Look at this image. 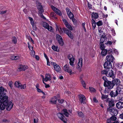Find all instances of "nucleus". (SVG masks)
Returning a JSON list of instances; mask_svg holds the SVG:
<instances>
[{
  "label": "nucleus",
  "mask_w": 123,
  "mask_h": 123,
  "mask_svg": "<svg viewBox=\"0 0 123 123\" xmlns=\"http://www.w3.org/2000/svg\"><path fill=\"white\" fill-rule=\"evenodd\" d=\"M0 108L2 110H4L6 107V110L10 111L12 107L13 104L12 102L8 103V96H6L3 98L1 99L0 100Z\"/></svg>",
  "instance_id": "nucleus-1"
},
{
  "label": "nucleus",
  "mask_w": 123,
  "mask_h": 123,
  "mask_svg": "<svg viewBox=\"0 0 123 123\" xmlns=\"http://www.w3.org/2000/svg\"><path fill=\"white\" fill-rule=\"evenodd\" d=\"M104 85L105 87L104 90V93H105L107 92V91H108V89L111 90L113 88V87L112 83H111V81H109L104 82Z\"/></svg>",
  "instance_id": "nucleus-2"
},
{
  "label": "nucleus",
  "mask_w": 123,
  "mask_h": 123,
  "mask_svg": "<svg viewBox=\"0 0 123 123\" xmlns=\"http://www.w3.org/2000/svg\"><path fill=\"white\" fill-rule=\"evenodd\" d=\"M68 59L69 60V63L70 65L72 66L73 68H74L75 66L74 64L75 58L73 57L72 54H70L67 56Z\"/></svg>",
  "instance_id": "nucleus-3"
},
{
  "label": "nucleus",
  "mask_w": 123,
  "mask_h": 123,
  "mask_svg": "<svg viewBox=\"0 0 123 123\" xmlns=\"http://www.w3.org/2000/svg\"><path fill=\"white\" fill-rule=\"evenodd\" d=\"M63 30L64 33L67 34L71 39L74 38L73 35L70 30H68L66 28H63Z\"/></svg>",
  "instance_id": "nucleus-4"
},
{
  "label": "nucleus",
  "mask_w": 123,
  "mask_h": 123,
  "mask_svg": "<svg viewBox=\"0 0 123 123\" xmlns=\"http://www.w3.org/2000/svg\"><path fill=\"white\" fill-rule=\"evenodd\" d=\"M6 92V90H5L4 87L2 86L0 87V99L3 98L6 96H7L6 95L5 92Z\"/></svg>",
  "instance_id": "nucleus-5"
},
{
  "label": "nucleus",
  "mask_w": 123,
  "mask_h": 123,
  "mask_svg": "<svg viewBox=\"0 0 123 123\" xmlns=\"http://www.w3.org/2000/svg\"><path fill=\"white\" fill-rule=\"evenodd\" d=\"M107 111H109L110 114L114 116H116L118 114V111L117 110L115 109L112 107L107 108Z\"/></svg>",
  "instance_id": "nucleus-6"
},
{
  "label": "nucleus",
  "mask_w": 123,
  "mask_h": 123,
  "mask_svg": "<svg viewBox=\"0 0 123 123\" xmlns=\"http://www.w3.org/2000/svg\"><path fill=\"white\" fill-rule=\"evenodd\" d=\"M63 68L65 71L69 73L70 75L74 74V73L72 72V69L69 67V65L66 64L64 66Z\"/></svg>",
  "instance_id": "nucleus-7"
},
{
  "label": "nucleus",
  "mask_w": 123,
  "mask_h": 123,
  "mask_svg": "<svg viewBox=\"0 0 123 123\" xmlns=\"http://www.w3.org/2000/svg\"><path fill=\"white\" fill-rule=\"evenodd\" d=\"M43 26L51 32H53L54 31V29L51 26H49L48 24L46 22H44L43 23Z\"/></svg>",
  "instance_id": "nucleus-8"
},
{
  "label": "nucleus",
  "mask_w": 123,
  "mask_h": 123,
  "mask_svg": "<svg viewBox=\"0 0 123 123\" xmlns=\"http://www.w3.org/2000/svg\"><path fill=\"white\" fill-rule=\"evenodd\" d=\"M57 115L59 118L64 123H67V119L62 113H57Z\"/></svg>",
  "instance_id": "nucleus-9"
},
{
  "label": "nucleus",
  "mask_w": 123,
  "mask_h": 123,
  "mask_svg": "<svg viewBox=\"0 0 123 123\" xmlns=\"http://www.w3.org/2000/svg\"><path fill=\"white\" fill-rule=\"evenodd\" d=\"M106 76L112 79L114 78L115 76L113 71L111 70H108Z\"/></svg>",
  "instance_id": "nucleus-10"
},
{
  "label": "nucleus",
  "mask_w": 123,
  "mask_h": 123,
  "mask_svg": "<svg viewBox=\"0 0 123 123\" xmlns=\"http://www.w3.org/2000/svg\"><path fill=\"white\" fill-rule=\"evenodd\" d=\"M56 39L58 40L60 45L63 46V40L61 36L58 34H57L56 35Z\"/></svg>",
  "instance_id": "nucleus-11"
},
{
  "label": "nucleus",
  "mask_w": 123,
  "mask_h": 123,
  "mask_svg": "<svg viewBox=\"0 0 123 123\" xmlns=\"http://www.w3.org/2000/svg\"><path fill=\"white\" fill-rule=\"evenodd\" d=\"M79 100L81 103H83L84 104H86L85 102L86 99L85 96L82 94H80L79 95Z\"/></svg>",
  "instance_id": "nucleus-12"
},
{
  "label": "nucleus",
  "mask_w": 123,
  "mask_h": 123,
  "mask_svg": "<svg viewBox=\"0 0 123 123\" xmlns=\"http://www.w3.org/2000/svg\"><path fill=\"white\" fill-rule=\"evenodd\" d=\"M104 66V68L107 69L111 68L112 67L111 62L107 61L105 62Z\"/></svg>",
  "instance_id": "nucleus-13"
},
{
  "label": "nucleus",
  "mask_w": 123,
  "mask_h": 123,
  "mask_svg": "<svg viewBox=\"0 0 123 123\" xmlns=\"http://www.w3.org/2000/svg\"><path fill=\"white\" fill-rule=\"evenodd\" d=\"M112 82L113 86L115 85L118 86L121 85L120 80L117 79H115L113 80L112 81Z\"/></svg>",
  "instance_id": "nucleus-14"
},
{
  "label": "nucleus",
  "mask_w": 123,
  "mask_h": 123,
  "mask_svg": "<svg viewBox=\"0 0 123 123\" xmlns=\"http://www.w3.org/2000/svg\"><path fill=\"white\" fill-rule=\"evenodd\" d=\"M107 62H113L115 59L111 55H108L106 56Z\"/></svg>",
  "instance_id": "nucleus-15"
},
{
  "label": "nucleus",
  "mask_w": 123,
  "mask_h": 123,
  "mask_svg": "<svg viewBox=\"0 0 123 123\" xmlns=\"http://www.w3.org/2000/svg\"><path fill=\"white\" fill-rule=\"evenodd\" d=\"M53 66L54 69L57 72H59L61 68L59 66L56 64V63H53Z\"/></svg>",
  "instance_id": "nucleus-16"
},
{
  "label": "nucleus",
  "mask_w": 123,
  "mask_h": 123,
  "mask_svg": "<svg viewBox=\"0 0 123 123\" xmlns=\"http://www.w3.org/2000/svg\"><path fill=\"white\" fill-rule=\"evenodd\" d=\"M117 119L115 116H112L110 117V119L107 120V123H112L113 121H116Z\"/></svg>",
  "instance_id": "nucleus-17"
},
{
  "label": "nucleus",
  "mask_w": 123,
  "mask_h": 123,
  "mask_svg": "<svg viewBox=\"0 0 123 123\" xmlns=\"http://www.w3.org/2000/svg\"><path fill=\"white\" fill-rule=\"evenodd\" d=\"M27 68V66L21 65H20V67L18 68V70L19 71H24Z\"/></svg>",
  "instance_id": "nucleus-18"
},
{
  "label": "nucleus",
  "mask_w": 123,
  "mask_h": 123,
  "mask_svg": "<svg viewBox=\"0 0 123 123\" xmlns=\"http://www.w3.org/2000/svg\"><path fill=\"white\" fill-rule=\"evenodd\" d=\"M116 107L119 109H121L123 108V102H119L116 104Z\"/></svg>",
  "instance_id": "nucleus-19"
},
{
  "label": "nucleus",
  "mask_w": 123,
  "mask_h": 123,
  "mask_svg": "<svg viewBox=\"0 0 123 123\" xmlns=\"http://www.w3.org/2000/svg\"><path fill=\"white\" fill-rule=\"evenodd\" d=\"M118 86L117 88V89L116 91L118 94L120 93L123 91V89L122 88V87H121L122 86V85H120Z\"/></svg>",
  "instance_id": "nucleus-20"
},
{
  "label": "nucleus",
  "mask_w": 123,
  "mask_h": 123,
  "mask_svg": "<svg viewBox=\"0 0 123 123\" xmlns=\"http://www.w3.org/2000/svg\"><path fill=\"white\" fill-rule=\"evenodd\" d=\"M45 78H44V81L47 82L48 80H50L51 79L50 75L49 74H46L45 75Z\"/></svg>",
  "instance_id": "nucleus-21"
},
{
  "label": "nucleus",
  "mask_w": 123,
  "mask_h": 123,
  "mask_svg": "<svg viewBox=\"0 0 123 123\" xmlns=\"http://www.w3.org/2000/svg\"><path fill=\"white\" fill-rule=\"evenodd\" d=\"M82 59L81 58H79V60L77 68L79 69L82 67Z\"/></svg>",
  "instance_id": "nucleus-22"
},
{
  "label": "nucleus",
  "mask_w": 123,
  "mask_h": 123,
  "mask_svg": "<svg viewBox=\"0 0 123 123\" xmlns=\"http://www.w3.org/2000/svg\"><path fill=\"white\" fill-rule=\"evenodd\" d=\"M57 99L56 97H54L52 98L50 100V103L52 104H55L56 103Z\"/></svg>",
  "instance_id": "nucleus-23"
},
{
  "label": "nucleus",
  "mask_w": 123,
  "mask_h": 123,
  "mask_svg": "<svg viewBox=\"0 0 123 123\" xmlns=\"http://www.w3.org/2000/svg\"><path fill=\"white\" fill-rule=\"evenodd\" d=\"M107 38L105 36H104L103 35L101 37L100 39V43H103L105 41H106Z\"/></svg>",
  "instance_id": "nucleus-24"
},
{
  "label": "nucleus",
  "mask_w": 123,
  "mask_h": 123,
  "mask_svg": "<svg viewBox=\"0 0 123 123\" xmlns=\"http://www.w3.org/2000/svg\"><path fill=\"white\" fill-rule=\"evenodd\" d=\"M92 17L93 18L96 19L98 17V15L97 13L93 12L92 13Z\"/></svg>",
  "instance_id": "nucleus-25"
},
{
  "label": "nucleus",
  "mask_w": 123,
  "mask_h": 123,
  "mask_svg": "<svg viewBox=\"0 0 123 123\" xmlns=\"http://www.w3.org/2000/svg\"><path fill=\"white\" fill-rule=\"evenodd\" d=\"M110 95L111 97H114L117 96L118 94L116 92H114L112 91L111 92Z\"/></svg>",
  "instance_id": "nucleus-26"
},
{
  "label": "nucleus",
  "mask_w": 123,
  "mask_h": 123,
  "mask_svg": "<svg viewBox=\"0 0 123 123\" xmlns=\"http://www.w3.org/2000/svg\"><path fill=\"white\" fill-rule=\"evenodd\" d=\"M52 48L54 51L58 52L59 51L58 46L53 45L52 47Z\"/></svg>",
  "instance_id": "nucleus-27"
},
{
  "label": "nucleus",
  "mask_w": 123,
  "mask_h": 123,
  "mask_svg": "<svg viewBox=\"0 0 123 123\" xmlns=\"http://www.w3.org/2000/svg\"><path fill=\"white\" fill-rule=\"evenodd\" d=\"M37 9L40 11L41 12H44V10L42 6L41 5H39L37 6Z\"/></svg>",
  "instance_id": "nucleus-28"
},
{
  "label": "nucleus",
  "mask_w": 123,
  "mask_h": 123,
  "mask_svg": "<svg viewBox=\"0 0 123 123\" xmlns=\"http://www.w3.org/2000/svg\"><path fill=\"white\" fill-rule=\"evenodd\" d=\"M102 51L101 53V55L103 56L105 55L107 52V50L106 49H103L102 50Z\"/></svg>",
  "instance_id": "nucleus-29"
},
{
  "label": "nucleus",
  "mask_w": 123,
  "mask_h": 123,
  "mask_svg": "<svg viewBox=\"0 0 123 123\" xmlns=\"http://www.w3.org/2000/svg\"><path fill=\"white\" fill-rule=\"evenodd\" d=\"M55 12L57 15H59L60 16L62 15V13L61 12L60 10L58 9H56V10H55Z\"/></svg>",
  "instance_id": "nucleus-30"
},
{
  "label": "nucleus",
  "mask_w": 123,
  "mask_h": 123,
  "mask_svg": "<svg viewBox=\"0 0 123 123\" xmlns=\"http://www.w3.org/2000/svg\"><path fill=\"white\" fill-rule=\"evenodd\" d=\"M20 58V57L19 56L13 55L11 56V59L12 60H16L19 59Z\"/></svg>",
  "instance_id": "nucleus-31"
},
{
  "label": "nucleus",
  "mask_w": 123,
  "mask_h": 123,
  "mask_svg": "<svg viewBox=\"0 0 123 123\" xmlns=\"http://www.w3.org/2000/svg\"><path fill=\"white\" fill-rule=\"evenodd\" d=\"M21 84V83H19L17 81H16L14 84V85L16 87L18 88H21L20 87V86Z\"/></svg>",
  "instance_id": "nucleus-32"
},
{
  "label": "nucleus",
  "mask_w": 123,
  "mask_h": 123,
  "mask_svg": "<svg viewBox=\"0 0 123 123\" xmlns=\"http://www.w3.org/2000/svg\"><path fill=\"white\" fill-rule=\"evenodd\" d=\"M66 26L70 31H72L73 30V29L72 26L68 23L65 25Z\"/></svg>",
  "instance_id": "nucleus-33"
},
{
  "label": "nucleus",
  "mask_w": 123,
  "mask_h": 123,
  "mask_svg": "<svg viewBox=\"0 0 123 123\" xmlns=\"http://www.w3.org/2000/svg\"><path fill=\"white\" fill-rule=\"evenodd\" d=\"M63 112L64 115L66 117H68V116L69 113L67 112V110L66 109H63L62 111Z\"/></svg>",
  "instance_id": "nucleus-34"
},
{
  "label": "nucleus",
  "mask_w": 123,
  "mask_h": 123,
  "mask_svg": "<svg viewBox=\"0 0 123 123\" xmlns=\"http://www.w3.org/2000/svg\"><path fill=\"white\" fill-rule=\"evenodd\" d=\"M70 19H71L73 23L74 24V25H76L77 24V20L74 18V16L73 17L71 18H70Z\"/></svg>",
  "instance_id": "nucleus-35"
},
{
  "label": "nucleus",
  "mask_w": 123,
  "mask_h": 123,
  "mask_svg": "<svg viewBox=\"0 0 123 123\" xmlns=\"http://www.w3.org/2000/svg\"><path fill=\"white\" fill-rule=\"evenodd\" d=\"M109 105L110 106H114L115 105L114 101L112 100H111L109 101Z\"/></svg>",
  "instance_id": "nucleus-36"
},
{
  "label": "nucleus",
  "mask_w": 123,
  "mask_h": 123,
  "mask_svg": "<svg viewBox=\"0 0 123 123\" xmlns=\"http://www.w3.org/2000/svg\"><path fill=\"white\" fill-rule=\"evenodd\" d=\"M96 24L98 26H99L102 25L103 23L101 21H99Z\"/></svg>",
  "instance_id": "nucleus-37"
},
{
  "label": "nucleus",
  "mask_w": 123,
  "mask_h": 123,
  "mask_svg": "<svg viewBox=\"0 0 123 123\" xmlns=\"http://www.w3.org/2000/svg\"><path fill=\"white\" fill-rule=\"evenodd\" d=\"M89 90L91 92H95L96 91L95 89L92 87H89Z\"/></svg>",
  "instance_id": "nucleus-38"
},
{
  "label": "nucleus",
  "mask_w": 123,
  "mask_h": 123,
  "mask_svg": "<svg viewBox=\"0 0 123 123\" xmlns=\"http://www.w3.org/2000/svg\"><path fill=\"white\" fill-rule=\"evenodd\" d=\"M67 14L70 19L72 18L74 16V14L72 12H71V13H67Z\"/></svg>",
  "instance_id": "nucleus-39"
},
{
  "label": "nucleus",
  "mask_w": 123,
  "mask_h": 123,
  "mask_svg": "<svg viewBox=\"0 0 123 123\" xmlns=\"http://www.w3.org/2000/svg\"><path fill=\"white\" fill-rule=\"evenodd\" d=\"M57 29H58L59 31V32L61 34H62L63 33V28L62 29L61 28H60L59 29H58V28L57 27V28H56V30H57Z\"/></svg>",
  "instance_id": "nucleus-40"
},
{
  "label": "nucleus",
  "mask_w": 123,
  "mask_h": 123,
  "mask_svg": "<svg viewBox=\"0 0 123 123\" xmlns=\"http://www.w3.org/2000/svg\"><path fill=\"white\" fill-rule=\"evenodd\" d=\"M103 43H100L99 45L100 46V48L102 50L104 49V45Z\"/></svg>",
  "instance_id": "nucleus-41"
},
{
  "label": "nucleus",
  "mask_w": 123,
  "mask_h": 123,
  "mask_svg": "<svg viewBox=\"0 0 123 123\" xmlns=\"http://www.w3.org/2000/svg\"><path fill=\"white\" fill-rule=\"evenodd\" d=\"M107 72L108 70H104L102 71L101 73L102 74H105L106 76Z\"/></svg>",
  "instance_id": "nucleus-42"
},
{
  "label": "nucleus",
  "mask_w": 123,
  "mask_h": 123,
  "mask_svg": "<svg viewBox=\"0 0 123 123\" xmlns=\"http://www.w3.org/2000/svg\"><path fill=\"white\" fill-rule=\"evenodd\" d=\"M12 41L14 43H16L17 42L16 38L15 37H13L12 38Z\"/></svg>",
  "instance_id": "nucleus-43"
},
{
  "label": "nucleus",
  "mask_w": 123,
  "mask_h": 123,
  "mask_svg": "<svg viewBox=\"0 0 123 123\" xmlns=\"http://www.w3.org/2000/svg\"><path fill=\"white\" fill-rule=\"evenodd\" d=\"M83 87L84 88H86V84L85 82L83 80L80 81Z\"/></svg>",
  "instance_id": "nucleus-44"
},
{
  "label": "nucleus",
  "mask_w": 123,
  "mask_h": 123,
  "mask_svg": "<svg viewBox=\"0 0 123 123\" xmlns=\"http://www.w3.org/2000/svg\"><path fill=\"white\" fill-rule=\"evenodd\" d=\"M101 93L102 95V97H101V98L102 99H106L107 98L108 96L107 95H105L103 94L101 92Z\"/></svg>",
  "instance_id": "nucleus-45"
},
{
  "label": "nucleus",
  "mask_w": 123,
  "mask_h": 123,
  "mask_svg": "<svg viewBox=\"0 0 123 123\" xmlns=\"http://www.w3.org/2000/svg\"><path fill=\"white\" fill-rule=\"evenodd\" d=\"M13 82L12 81H10L9 83V85L11 87V89H12L13 87Z\"/></svg>",
  "instance_id": "nucleus-46"
},
{
  "label": "nucleus",
  "mask_w": 123,
  "mask_h": 123,
  "mask_svg": "<svg viewBox=\"0 0 123 123\" xmlns=\"http://www.w3.org/2000/svg\"><path fill=\"white\" fill-rule=\"evenodd\" d=\"M66 10L67 13H71V12H71L70 9H69L68 7L66 8Z\"/></svg>",
  "instance_id": "nucleus-47"
},
{
  "label": "nucleus",
  "mask_w": 123,
  "mask_h": 123,
  "mask_svg": "<svg viewBox=\"0 0 123 123\" xmlns=\"http://www.w3.org/2000/svg\"><path fill=\"white\" fill-rule=\"evenodd\" d=\"M78 114L80 117H83L84 116L83 113L82 112H80L78 113Z\"/></svg>",
  "instance_id": "nucleus-48"
},
{
  "label": "nucleus",
  "mask_w": 123,
  "mask_h": 123,
  "mask_svg": "<svg viewBox=\"0 0 123 123\" xmlns=\"http://www.w3.org/2000/svg\"><path fill=\"white\" fill-rule=\"evenodd\" d=\"M20 87L21 88H19V89H24L26 87V85H25L24 84L23 85H22L21 84V85L20 86Z\"/></svg>",
  "instance_id": "nucleus-49"
},
{
  "label": "nucleus",
  "mask_w": 123,
  "mask_h": 123,
  "mask_svg": "<svg viewBox=\"0 0 123 123\" xmlns=\"http://www.w3.org/2000/svg\"><path fill=\"white\" fill-rule=\"evenodd\" d=\"M33 28L34 30L36 31L37 30V27L35 25V24L34 25H32Z\"/></svg>",
  "instance_id": "nucleus-50"
},
{
  "label": "nucleus",
  "mask_w": 123,
  "mask_h": 123,
  "mask_svg": "<svg viewBox=\"0 0 123 123\" xmlns=\"http://www.w3.org/2000/svg\"><path fill=\"white\" fill-rule=\"evenodd\" d=\"M102 79L105 81L104 82H105V81H109L108 80H107V78H106V77L105 76H103L102 77Z\"/></svg>",
  "instance_id": "nucleus-51"
},
{
  "label": "nucleus",
  "mask_w": 123,
  "mask_h": 123,
  "mask_svg": "<svg viewBox=\"0 0 123 123\" xmlns=\"http://www.w3.org/2000/svg\"><path fill=\"white\" fill-rule=\"evenodd\" d=\"M28 47L30 50H33V47L31 46L28 43Z\"/></svg>",
  "instance_id": "nucleus-52"
},
{
  "label": "nucleus",
  "mask_w": 123,
  "mask_h": 123,
  "mask_svg": "<svg viewBox=\"0 0 123 123\" xmlns=\"http://www.w3.org/2000/svg\"><path fill=\"white\" fill-rule=\"evenodd\" d=\"M51 7L52 9L55 12V10H56V9L57 8H56L55 7H54L53 6H51Z\"/></svg>",
  "instance_id": "nucleus-53"
},
{
  "label": "nucleus",
  "mask_w": 123,
  "mask_h": 123,
  "mask_svg": "<svg viewBox=\"0 0 123 123\" xmlns=\"http://www.w3.org/2000/svg\"><path fill=\"white\" fill-rule=\"evenodd\" d=\"M62 21H63L64 25H65L67 24L68 22H67V21L65 19H62Z\"/></svg>",
  "instance_id": "nucleus-54"
},
{
  "label": "nucleus",
  "mask_w": 123,
  "mask_h": 123,
  "mask_svg": "<svg viewBox=\"0 0 123 123\" xmlns=\"http://www.w3.org/2000/svg\"><path fill=\"white\" fill-rule=\"evenodd\" d=\"M112 42L110 41H108L106 43V44H108L109 45H111L112 44Z\"/></svg>",
  "instance_id": "nucleus-55"
},
{
  "label": "nucleus",
  "mask_w": 123,
  "mask_h": 123,
  "mask_svg": "<svg viewBox=\"0 0 123 123\" xmlns=\"http://www.w3.org/2000/svg\"><path fill=\"white\" fill-rule=\"evenodd\" d=\"M96 24H97L96 23L92 24L93 29H94L96 27Z\"/></svg>",
  "instance_id": "nucleus-56"
},
{
  "label": "nucleus",
  "mask_w": 123,
  "mask_h": 123,
  "mask_svg": "<svg viewBox=\"0 0 123 123\" xmlns=\"http://www.w3.org/2000/svg\"><path fill=\"white\" fill-rule=\"evenodd\" d=\"M88 6L89 8L90 9H92V5L90 4L88 2Z\"/></svg>",
  "instance_id": "nucleus-57"
},
{
  "label": "nucleus",
  "mask_w": 123,
  "mask_h": 123,
  "mask_svg": "<svg viewBox=\"0 0 123 123\" xmlns=\"http://www.w3.org/2000/svg\"><path fill=\"white\" fill-rule=\"evenodd\" d=\"M6 11H0V14H3L4 13H6Z\"/></svg>",
  "instance_id": "nucleus-58"
},
{
  "label": "nucleus",
  "mask_w": 123,
  "mask_h": 123,
  "mask_svg": "<svg viewBox=\"0 0 123 123\" xmlns=\"http://www.w3.org/2000/svg\"><path fill=\"white\" fill-rule=\"evenodd\" d=\"M35 52L33 50L31 53V55L32 56H34V55H35Z\"/></svg>",
  "instance_id": "nucleus-59"
},
{
  "label": "nucleus",
  "mask_w": 123,
  "mask_h": 123,
  "mask_svg": "<svg viewBox=\"0 0 123 123\" xmlns=\"http://www.w3.org/2000/svg\"><path fill=\"white\" fill-rule=\"evenodd\" d=\"M83 77V74H81L80 75V81L82 80H83L82 79V78Z\"/></svg>",
  "instance_id": "nucleus-60"
},
{
  "label": "nucleus",
  "mask_w": 123,
  "mask_h": 123,
  "mask_svg": "<svg viewBox=\"0 0 123 123\" xmlns=\"http://www.w3.org/2000/svg\"><path fill=\"white\" fill-rule=\"evenodd\" d=\"M58 101L59 103H62L64 102V100L63 99L58 100Z\"/></svg>",
  "instance_id": "nucleus-61"
},
{
  "label": "nucleus",
  "mask_w": 123,
  "mask_h": 123,
  "mask_svg": "<svg viewBox=\"0 0 123 123\" xmlns=\"http://www.w3.org/2000/svg\"><path fill=\"white\" fill-rule=\"evenodd\" d=\"M99 33L100 35H101V36H102V35H102V33L103 32V31L101 30H99Z\"/></svg>",
  "instance_id": "nucleus-62"
},
{
  "label": "nucleus",
  "mask_w": 123,
  "mask_h": 123,
  "mask_svg": "<svg viewBox=\"0 0 123 123\" xmlns=\"http://www.w3.org/2000/svg\"><path fill=\"white\" fill-rule=\"evenodd\" d=\"M93 100L95 102L97 103L98 102V101L97 100L95 97L93 98Z\"/></svg>",
  "instance_id": "nucleus-63"
},
{
  "label": "nucleus",
  "mask_w": 123,
  "mask_h": 123,
  "mask_svg": "<svg viewBox=\"0 0 123 123\" xmlns=\"http://www.w3.org/2000/svg\"><path fill=\"white\" fill-rule=\"evenodd\" d=\"M119 117L121 119H123V113L120 114V115Z\"/></svg>",
  "instance_id": "nucleus-64"
}]
</instances>
